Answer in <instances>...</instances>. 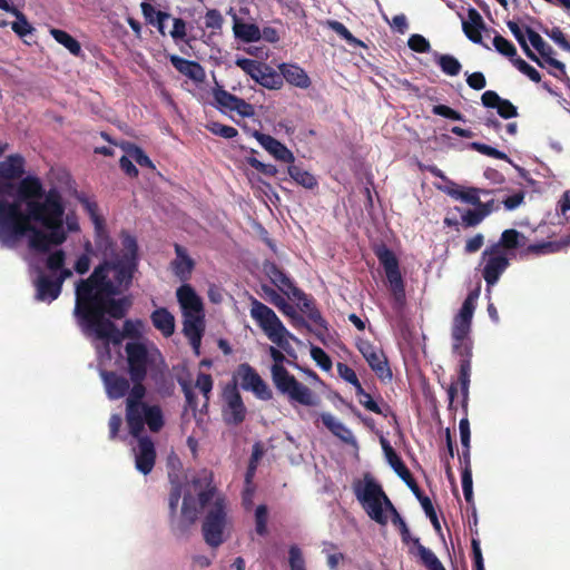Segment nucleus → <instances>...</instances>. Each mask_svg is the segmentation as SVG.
<instances>
[{
    "instance_id": "aec40b11",
    "label": "nucleus",
    "mask_w": 570,
    "mask_h": 570,
    "mask_svg": "<svg viewBox=\"0 0 570 570\" xmlns=\"http://www.w3.org/2000/svg\"><path fill=\"white\" fill-rule=\"evenodd\" d=\"M169 61L179 73L186 76L195 82H203L206 78L204 67L197 61L187 60L177 55H170Z\"/></svg>"
},
{
    "instance_id": "bf43d9fd",
    "label": "nucleus",
    "mask_w": 570,
    "mask_h": 570,
    "mask_svg": "<svg viewBox=\"0 0 570 570\" xmlns=\"http://www.w3.org/2000/svg\"><path fill=\"white\" fill-rule=\"evenodd\" d=\"M207 129L212 134L223 137V138H226V139L235 138L238 135V131L236 128L217 122V121H213V122L208 124Z\"/></svg>"
},
{
    "instance_id": "6e6d98bb",
    "label": "nucleus",
    "mask_w": 570,
    "mask_h": 570,
    "mask_svg": "<svg viewBox=\"0 0 570 570\" xmlns=\"http://www.w3.org/2000/svg\"><path fill=\"white\" fill-rule=\"evenodd\" d=\"M196 387L199 389L203 396L205 397V406L209 401V395L213 390L214 381L210 374L199 372L195 383Z\"/></svg>"
},
{
    "instance_id": "7c9ffc66",
    "label": "nucleus",
    "mask_w": 570,
    "mask_h": 570,
    "mask_svg": "<svg viewBox=\"0 0 570 570\" xmlns=\"http://www.w3.org/2000/svg\"><path fill=\"white\" fill-rule=\"evenodd\" d=\"M528 238L521 232L510 228L503 230L498 243L491 246H498L499 250H513L527 245Z\"/></svg>"
},
{
    "instance_id": "9d476101",
    "label": "nucleus",
    "mask_w": 570,
    "mask_h": 570,
    "mask_svg": "<svg viewBox=\"0 0 570 570\" xmlns=\"http://www.w3.org/2000/svg\"><path fill=\"white\" fill-rule=\"evenodd\" d=\"M481 259V264H483L482 276L489 289L498 283L501 275L509 267V258L505 252L499 250L498 246H489L483 250Z\"/></svg>"
},
{
    "instance_id": "5fc2aeb1",
    "label": "nucleus",
    "mask_w": 570,
    "mask_h": 570,
    "mask_svg": "<svg viewBox=\"0 0 570 570\" xmlns=\"http://www.w3.org/2000/svg\"><path fill=\"white\" fill-rule=\"evenodd\" d=\"M265 293L268 295L269 302L282 311L286 316L289 313H294V307L286 302L275 289L271 287H264Z\"/></svg>"
},
{
    "instance_id": "f257e3e1",
    "label": "nucleus",
    "mask_w": 570,
    "mask_h": 570,
    "mask_svg": "<svg viewBox=\"0 0 570 570\" xmlns=\"http://www.w3.org/2000/svg\"><path fill=\"white\" fill-rule=\"evenodd\" d=\"M127 253L117 261L97 265L90 276L76 284L73 315L86 337L106 344H120L126 337L139 338L142 322L126 320L122 330L111 321L124 318L131 307L129 296H121L132 285L138 271L137 246L131 238L125 240Z\"/></svg>"
},
{
    "instance_id": "774afa93",
    "label": "nucleus",
    "mask_w": 570,
    "mask_h": 570,
    "mask_svg": "<svg viewBox=\"0 0 570 570\" xmlns=\"http://www.w3.org/2000/svg\"><path fill=\"white\" fill-rule=\"evenodd\" d=\"M432 112L438 115V116H441V117H444L446 119H451V120H456V121H464V116L452 109L451 107L449 106H445V105H436V106H433L432 108Z\"/></svg>"
},
{
    "instance_id": "4be33fe9",
    "label": "nucleus",
    "mask_w": 570,
    "mask_h": 570,
    "mask_svg": "<svg viewBox=\"0 0 570 570\" xmlns=\"http://www.w3.org/2000/svg\"><path fill=\"white\" fill-rule=\"evenodd\" d=\"M176 258L171 262L174 274L183 282L190 277L195 267L194 259L188 255L186 248L179 244H175Z\"/></svg>"
},
{
    "instance_id": "7ed1b4c3",
    "label": "nucleus",
    "mask_w": 570,
    "mask_h": 570,
    "mask_svg": "<svg viewBox=\"0 0 570 570\" xmlns=\"http://www.w3.org/2000/svg\"><path fill=\"white\" fill-rule=\"evenodd\" d=\"M479 295V288L471 291L465 297L459 314L454 318L452 327V350L456 355L460 356V361L458 381L456 383H452L448 390L451 404L453 403L454 397L458 395L459 387L462 394V403L465 405L468 402L471 376V361L473 355V342L470 338V332Z\"/></svg>"
},
{
    "instance_id": "680f3d73",
    "label": "nucleus",
    "mask_w": 570,
    "mask_h": 570,
    "mask_svg": "<svg viewBox=\"0 0 570 570\" xmlns=\"http://www.w3.org/2000/svg\"><path fill=\"white\" fill-rule=\"evenodd\" d=\"M181 498V484L176 483L171 487L169 497H168V508H169V522L175 519L177 515V508L179 500Z\"/></svg>"
},
{
    "instance_id": "6ab92c4d",
    "label": "nucleus",
    "mask_w": 570,
    "mask_h": 570,
    "mask_svg": "<svg viewBox=\"0 0 570 570\" xmlns=\"http://www.w3.org/2000/svg\"><path fill=\"white\" fill-rule=\"evenodd\" d=\"M481 101L487 108H495L499 116L503 119H511L518 116V108L510 100L501 98L493 90L484 91Z\"/></svg>"
},
{
    "instance_id": "2eb2a0df",
    "label": "nucleus",
    "mask_w": 570,
    "mask_h": 570,
    "mask_svg": "<svg viewBox=\"0 0 570 570\" xmlns=\"http://www.w3.org/2000/svg\"><path fill=\"white\" fill-rule=\"evenodd\" d=\"M198 514L199 509L196 498L191 494L184 495L180 515H176L170 523L173 533L177 537L186 535L197 521Z\"/></svg>"
},
{
    "instance_id": "c756f323",
    "label": "nucleus",
    "mask_w": 570,
    "mask_h": 570,
    "mask_svg": "<svg viewBox=\"0 0 570 570\" xmlns=\"http://www.w3.org/2000/svg\"><path fill=\"white\" fill-rule=\"evenodd\" d=\"M570 245V237L560 239V240H553V242H542L538 244H530L528 245L524 250L522 252V255H535V256H542L548 254L558 253L561 249L568 247Z\"/></svg>"
},
{
    "instance_id": "49530a36",
    "label": "nucleus",
    "mask_w": 570,
    "mask_h": 570,
    "mask_svg": "<svg viewBox=\"0 0 570 570\" xmlns=\"http://www.w3.org/2000/svg\"><path fill=\"white\" fill-rule=\"evenodd\" d=\"M204 23L207 29L212 30V33H217L222 31L224 18L219 10L208 9L204 17Z\"/></svg>"
},
{
    "instance_id": "0e129e2a",
    "label": "nucleus",
    "mask_w": 570,
    "mask_h": 570,
    "mask_svg": "<svg viewBox=\"0 0 570 570\" xmlns=\"http://www.w3.org/2000/svg\"><path fill=\"white\" fill-rule=\"evenodd\" d=\"M311 356L322 370L330 371L332 368V360L323 348L313 345Z\"/></svg>"
},
{
    "instance_id": "f8f14e48",
    "label": "nucleus",
    "mask_w": 570,
    "mask_h": 570,
    "mask_svg": "<svg viewBox=\"0 0 570 570\" xmlns=\"http://www.w3.org/2000/svg\"><path fill=\"white\" fill-rule=\"evenodd\" d=\"M357 348L376 376L385 382L392 380V371L383 351L368 341H361Z\"/></svg>"
},
{
    "instance_id": "e433bc0d",
    "label": "nucleus",
    "mask_w": 570,
    "mask_h": 570,
    "mask_svg": "<svg viewBox=\"0 0 570 570\" xmlns=\"http://www.w3.org/2000/svg\"><path fill=\"white\" fill-rule=\"evenodd\" d=\"M147 424L148 429L157 433L159 432L164 425V414L159 405H149L146 406V412L144 416V425Z\"/></svg>"
},
{
    "instance_id": "ddd939ff",
    "label": "nucleus",
    "mask_w": 570,
    "mask_h": 570,
    "mask_svg": "<svg viewBox=\"0 0 570 570\" xmlns=\"http://www.w3.org/2000/svg\"><path fill=\"white\" fill-rule=\"evenodd\" d=\"M237 375L240 379L243 390L252 391L256 397L263 401H269L273 397L269 386L248 363H243L238 366Z\"/></svg>"
},
{
    "instance_id": "e2e57ef3",
    "label": "nucleus",
    "mask_w": 570,
    "mask_h": 570,
    "mask_svg": "<svg viewBox=\"0 0 570 570\" xmlns=\"http://www.w3.org/2000/svg\"><path fill=\"white\" fill-rule=\"evenodd\" d=\"M127 153L139 166L151 169L155 168L151 159L140 147L136 145H130V147L127 149Z\"/></svg>"
},
{
    "instance_id": "c85d7f7f",
    "label": "nucleus",
    "mask_w": 570,
    "mask_h": 570,
    "mask_svg": "<svg viewBox=\"0 0 570 570\" xmlns=\"http://www.w3.org/2000/svg\"><path fill=\"white\" fill-rule=\"evenodd\" d=\"M228 13L233 17V31L236 38L245 42H253L261 39V30L256 24L243 22L233 11V8L229 9Z\"/></svg>"
},
{
    "instance_id": "0eeeda50",
    "label": "nucleus",
    "mask_w": 570,
    "mask_h": 570,
    "mask_svg": "<svg viewBox=\"0 0 570 570\" xmlns=\"http://www.w3.org/2000/svg\"><path fill=\"white\" fill-rule=\"evenodd\" d=\"M226 524V500L224 497H216L209 505L202 525L205 542L213 548L219 547L224 542Z\"/></svg>"
},
{
    "instance_id": "4468645a",
    "label": "nucleus",
    "mask_w": 570,
    "mask_h": 570,
    "mask_svg": "<svg viewBox=\"0 0 570 570\" xmlns=\"http://www.w3.org/2000/svg\"><path fill=\"white\" fill-rule=\"evenodd\" d=\"M226 409L223 411L224 421L228 425H239L246 417V407L236 385H227L223 392Z\"/></svg>"
},
{
    "instance_id": "69168bd1",
    "label": "nucleus",
    "mask_w": 570,
    "mask_h": 570,
    "mask_svg": "<svg viewBox=\"0 0 570 570\" xmlns=\"http://www.w3.org/2000/svg\"><path fill=\"white\" fill-rule=\"evenodd\" d=\"M66 253L62 249L50 253L46 261V266L51 272H58L65 266Z\"/></svg>"
},
{
    "instance_id": "bb28decb",
    "label": "nucleus",
    "mask_w": 570,
    "mask_h": 570,
    "mask_svg": "<svg viewBox=\"0 0 570 570\" xmlns=\"http://www.w3.org/2000/svg\"><path fill=\"white\" fill-rule=\"evenodd\" d=\"M322 423L324 426L336 438L342 440L343 442L347 444L355 443V439L353 436L352 431L346 428L342 422L336 420V417L328 413L324 412L320 415Z\"/></svg>"
},
{
    "instance_id": "79ce46f5",
    "label": "nucleus",
    "mask_w": 570,
    "mask_h": 570,
    "mask_svg": "<svg viewBox=\"0 0 570 570\" xmlns=\"http://www.w3.org/2000/svg\"><path fill=\"white\" fill-rule=\"evenodd\" d=\"M263 454H264V449H263L262 444L259 442L255 443L253 445L252 455H250L249 463H248V466H247V470L245 473V482L247 485H249L252 483V481L255 476L257 466H258V462L262 459Z\"/></svg>"
},
{
    "instance_id": "f03ea898",
    "label": "nucleus",
    "mask_w": 570,
    "mask_h": 570,
    "mask_svg": "<svg viewBox=\"0 0 570 570\" xmlns=\"http://www.w3.org/2000/svg\"><path fill=\"white\" fill-rule=\"evenodd\" d=\"M65 203L57 188L46 190L39 177L20 179L17 198L0 214V242L12 245L28 236V247L46 254L67 240Z\"/></svg>"
},
{
    "instance_id": "ea45409f",
    "label": "nucleus",
    "mask_w": 570,
    "mask_h": 570,
    "mask_svg": "<svg viewBox=\"0 0 570 570\" xmlns=\"http://www.w3.org/2000/svg\"><path fill=\"white\" fill-rule=\"evenodd\" d=\"M145 377H130V381L132 382V387H129L128 396L126 400V404H146L142 400L146 395V387L144 385Z\"/></svg>"
},
{
    "instance_id": "f704fd0d",
    "label": "nucleus",
    "mask_w": 570,
    "mask_h": 570,
    "mask_svg": "<svg viewBox=\"0 0 570 570\" xmlns=\"http://www.w3.org/2000/svg\"><path fill=\"white\" fill-rule=\"evenodd\" d=\"M287 174L297 185L306 189H314L318 185L313 174L303 169L301 166L294 165V163L288 165Z\"/></svg>"
},
{
    "instance_id": "a211bd4d",
    "label": "nucleus",
    "mask_w": 570,
    "mask_h": 570,
    "mask_svg": "<svg viewBox=\"0 0 570 570\" xmlns=\"http://www.w3.org/2000/svg\"><path fill=\"white\" fill-rule=\"evenodd\" d=\"M254 137L259 142V145L276 160L286 163L288 165L295 161L294 154L283 142L273 136L256 130L254 132Z\"/></svg>"
},
{
    "instance_id": "8fccbe9b",
    "label": "nucleus",
    "mask_w": 570,
    "mask_h": 570,
    "mask_svg": "<svg viewBox=\"0 0 570 570\" xmlns=\"http://www.w3.org/2000/svg\"><path fill=\"white\" fill-rule=\"evenodd\" d=\"M268 510L265 504H259L255 510V531L258 535L267 534Z\"/></svg>"
},
{
    "instance_id": "338daca9",
    "label": "nucleus",
    "mask_w": 570,
    "mask_h": 570,
    "mask_svg": "<svg viewBox=\"0 0 570 570\" xmlns=\"http://www.w3.org/2000/svg\"><path fill=\"white\" fill-rule=\"evenodd\" d=\"M247 163L250 167L265 176L274 177L278 174L276 166L272 164H264L255 157H248Z\"/></svg>"
},
{
    "instance_id": "5701e85b",
    "label": "nucleus",
    "mask_w": 570,
    "mask_h": 570,
    "mask_svg": "<svg viewBox=\"0 0 570 570\" xmlns=\"http://www.w3.org/2000/svg\"><path fill=\"white\" fill-rule=\"evenodd\" d=\"M178 303L184 313H203L200 297L189 284H183L176 292Z\"/></svg>"
},
{
    "instance_id": "864d4df0",
    "label": "nucleus",
    "mask_w": 570,
    "mask_h": 570,
    "mask_svg": "<svg viewBox=\"0 0 570 570\" xmlns=\"http://www.w3.org/2000/svg\"><path fill=\"white\" fill-rule=\"evenodd\" d=\"M259 85L267 89H279L283 86V77L268 66V70H265Z\"/></svg>"
},
{
    "instance_id": "09e8293b",
    "label": "nucleus",
    "mask_w": 570,
    "mask_h": 570,
    "mask_svg": "<svg viewBox=\"0 0 570 570\" xmlns=\"http://www.w3.org/2000/svg\"><path fill=\"white\" fill-rule=\"evenodd\" d=\"M288 566L291 570H307L303 551L296 544H292L288 549Z\"/></svg>"
},
{
    "instance_id": "423d86ee",
    "label": "nucleus",
    "mask_w": 570,
    "mask_h": 570,
    "mask_svg": "<svg viewBox=\"0 0 570 570\" xmlns=\"http://www.w3.org/2000/svg\"><path fill=\"white\" fill-rule=\"evenodd\" d=\"M249 314L258 327L274 344L288 354L293 352L289 341H297V338L288 332L271 307L254 296H250Z\"/></svg>"
},
{
    "instance_id": "1a4fd4ad",
    "label": "nucleus",
    "mask_w": 570,
    "mask_h": 570,
    "mask_svg": "<svg viewBox=\"0 0 570 570\" xmlns=\"http://www.w3.org/2000/svg\"><path fill=\"white\" fill-rule=\"evenodd\" d=\"M374 253L385 271L386 278L390 283L391 292L395 301L397 303H403L405 298V291L399 261L395 254L384 244L377 246L374 249Z\"/></svg>"
},
{
    "instance_id": "2f4dec72",
    "label": "nucleus",
    "mask_w": 570,
    "mask_h": 570,
    "mask_svg": "<svg viewBox=\"0 0 570 570\" xmlns=\"http://www.w3.org/2000/svg\"><path fill=\"white\" fill-rule=\"evenodd\" d=\"M381 445L386 461L401 479L410 478V471L396 451L385 438H381Z\"/></svg>"
},
{
    "instance_id": "3c124183",
    "label": "nucleus",
    "mask_w": 570,
    "mask_h": 570,
    "mask_svg": "<svg viewBox=\"0 0 570 570\" xmlns=\"http://www.w3.org/2000/svg\"><path fill=\"white\" fill-rule=\"evenodd\" d=\"M327 26L331 30H333L337 36L344 39L350 45H362V42L356 39L351 31L340 21L337 20H328Z\"/></svg>"
},
{
    "instance_id": "a18cd8bd",
    "label": "nucleus",
    "mask_w": 570,
    "mask_h": 570,
    "mask_svg": "<svg viewBox=\"0 0 570 570\" xmlns=\"http://www.w3.org/2000/svg\"><path fill=\"white\" fill-rule=\"evenodd\" d=\"M13 16L17 20L11 23V29L16 35L22 38L33 31V27L29 23L26 14L22 11L18 9Z\"/></svg>"
},
{
    "instance_id": "4c0bfd02",
    "label": "nucleus",
    "mask_w": 570,
    "mask_h": 570,
    "mask_svg": "<svg viewBox=\"0 0 570 570\" xmlns=\"http://www.w3.org/2000/svg\"><path fill=\"white\" fill-rule=\"evenodd\" d=\"M435 62L440 66L441 70L448 76H458L462 69L460 61L451 55H442L439 52L433 53Z\"/></svg>"
},
{
    "instance_id": "c9c22d12",
    "label": "nucleus",
    "mask_w": 570,
    "mask_h": 570,
    "mask_svg": "<svg viewBox=\"0 0 570 570\" xmlns=\"http://www.w3.org/2000/svg\"><path fill=\"white\" fill-rule=\"evenodd\" d=\"M446 191V194H449L450 196L456 198V199H461L468 204H471L473 206H478L480 204V193L482 194H489V191L487 190H482V189H478V188H474V187H471V188H468L465 190H459L455 186V184L451 183V186L450 187H446L444 189Z\"/></svg>"
},
{
    "instance_id": "412c9836",
    "label": "nucleus",
    "mask_w": 570,
    "mask_h": 570,
    "mask_svg": "<svg viewBox=\"0 0 570 570\" xmlns=\"http://www.w3.org/2000/svg\"><path fill=\"white\" fill-rule=\"evenodd\" d=\"M102 380L110 400H119L129 391V380L116 372H104Z\"/></svg>"
},
{
    "instance_id": "dca6fc26",
    "label": "nucleus",
    "mask_w": 570,
    "mask_h": 570,
    "mask_svg": "<svg viewBox=\"0 0 570 570\" xmlns=\"http://www.w3.org/2000/svg\"><path fill=\"white\" fill-rule=\"evenodd\" d=\"M525 31H527L529 41L531 42L533 48L540 53V56L542 57L544 62L548 63L549 66L556 68L559 71L558 73H554V72H551V73L556 78H559L562 80L564 78L569 79L567 76L564 63L552 57V55L554 53L553 48L549 43H547L543 40V38L538 32H535L533 29H531L530 27H527Z\"/></svg>"
},
{
    "instance_id": "f3484780",
    "label": "nucleus",
    "mask_w": 570,
    "mask_h": 570,
    "mask_svg": "<svg viewBox=\"0 0 570 570\" xmlns=\"http://www.w3.org/2000/svg\"><path fill=\"white\" fill-rule=\"evenodd\" d=\"M138 440V449L135 456L136 469L144 475L149 474L156 462V449L154 441L147 435L136 438Z\"/></svg>"
},
{
    "instance_id": "13d9d810",
    "label": "nucleus",
    "mask_w": 570,
    "mask_h": 570,
    "mask_svg": "<svg viewBox=\"0 0 570 570\" xmlns=\"http://www.w3.org/2000/svg\"><path fill=\"white\" fill-rule=\"evenodd\" d=\"M470 148L495 159L510 160L505 153L482 142H471Z\"/></svg>"
},
{
    "instance_id": "6e6552de",
    "label": "nucleus",
    "mask_w": 570,
    "mask_h": 570,
    "mask_svg": "<svg viewBox=\"0 0 570 570\" xmlns=\"http://www.w3.org/2000/svg\"><path fill=\"white\" fill-rule=\"evenodd\" d=\"M271 374L275 387L279 393L287 395L291 401L306 406L316 404L312 390L297 381L285 367L276 366L275 372H271Z\"/></svg>"
},
{
    "instance_id": "37998d69",
    "label": "nucleus",
    "mask_w": 570,
    "mask_h": 570,
    "mask_svg": "<svg viewBox=\"0 0 570 570\" xmlns=\"http://www.w3.org/2000/svg\"><path fill=\"white\" fill-rule=\"evenodd\" d=\"M213 97L220 109L232 111L234 105L236 104L237 96L228 92L223 89L220 86H217L213 89Z\"/></svg>"
},
{
    "instance_id": "72a5a7b5",
    "label": "nucleus",
    "mask_w": 570,
    "mask_h": 570,
    "mask_svg": "<svg viewBox=\"0 0 570 570\" xmlns=\"http://www.w3.org/2000/svg\"><path fill=\"white\" fill-rule=\"evenodd\" d=\"M49 33L58 43L63 46L72 56L80 57L82 55L80 42L71 35H69L67 31L51 28L49 30Z\"/></svg>"
},
{
    "instance_id": "393cba45",
    "label": "nucleus",
    "mask_w": 570,
    "mask_h": 570,
    "mask_svg": "<svg viewBox=\"0 0 570 570\" xmlns=\"http://www.w3.org/2000/svg\"><path fill=\"white\" fill-rule=\"evenodd\" d=\"M146 406L148 404H126V421L134 438L142 435Z\"/></svg>"
},
{
    "instance_id": "b1692460",
    "label": "nucleus",
    "mask_w": 570,
    "mask_h": 570,
    "mask_svg": "<svg viewBox=\"0 0 570 570\" xmlns=\"http://www.w3.org/2000/svg\"><path fill=\"white\" fill-rule=\"evenodd\" d=\"M281 76L289 85L301 89H307L312 81L306 71L297 65L282 63L279 65Z\"/></svg>"
},
{
    "instance_id": "c03bdc74",
    "label": "nucleus",
    "mask_w": 570,
    "mask_h": 570,
    "mask_svg": "<svg viewBox=\"0 0 570 570\" xmlns=\"http://www.w3.org/2000/svg\"><path fill=\"white\" fill-rule=\"evenodd\" d=\"M80 203L94 223L95 229L100 228L105 224V218L99 214L98 204L89 198H82Z\"/></svg>"
},
{
    "instance_id": "cd10ccee",
    "label": "nucleus",
    "mask_w": 570,
    "mask_h": 570,
    "mask_svg": "<svg viewBox=\"0 0 570 570\" xmlns=\"http://www.w3.org/2000/svg\"><path fill=\"white\" fill-rule=\"evenodd\" d=\"M150 321L165 337L175 333V317L166 307H158L150 314Z\"/></svg>"
},
{
    "instance_id": "20e7f679",
    "label": "nucleus",
    "mask_w": 570,
    "mask_h": 570,
    "mask_svg": "<svg viewBox=\"0 0 570 570\" xmlns=\"http://www.w3.org/2000/svg\"><path fill=\"white\" fill-rule=\"evenodd\" d=\"M129 377H147L148 372L153 380L164 376L167 367L163 354L156 347L148 348L141 342H128L125 346Z\"/></svg>"
},
{
    "instance_id": "58836bf2",
    "label": "nucleus",
    "mask_w": 570,
    "mask_h": 570,
    "mask_svg": "<svg viewBox=\"0 0 570 570\" xmlns=\"http://www.w3.org/2000/svg\"><path fill=\"white\" fill-rule=\"evenodd\" d=\"M400 533H401L402 541L405 544H407V546L413 544V547L410 548V552L415 553V550H416V553L420 557L422 563L425 567H428V549L420 543L419 538H413L412 534L410 533V530L407 527L405 528V531L401 530Z\"/></svg>"
},
{
    "instance_id": "9b49d317",
    "label": "nucleus",
    "mask_w": 570,
    "mask_h": 570,
    "mask_svg": "<svg viewBox=\"0 0 570 570\" xmlns=\"http://www.w3.org/2000/svg\"><path fill=\"white\" fill-rule=\"evenodd\" d=\"M128 238H131L135 242L136 246L138 247L136 238L134 236H131L130 234H128L127 232H122L121 233L122 249L120 252H117V245L112 240V238L109 236V234L106 229V225L104 224V225H101L100 228L95 229V248H96L97 254L101 255L104 258L98 265H100L105 262L117 261L122 255H125L128 250L127 247L125 246V240H127ZM137 257L139 258L138 255H137Z\"/></svg>"
},
{
    "instance_id": "052dcab7",
    "label": "nucleus",
    "mask_w": 570,
    "mask_h": 570,
    "mask_svg": "<svg viewBox=\"0 0 570 570\" xmlns=\"http://www.w3.org/2000/svg\"><path fill=\"white\" fill-rule=\"evenodd\" d=\"M487 216L488 212H480L478 207H475V209H468L461 216L462 225L464 227L478 226Z\"/></svg>"
},
{
    "instance_id": "39448f33",
    "label": "nucleus",
    "mask_w": 570,
    "mask_h": 570,
    "mask_svg": "<svg viewBox=\"0 0 570 570\" xmlns=\"http://www.w3.org/2000/svg\"><path fill=\"white\" fill-rule=\"evenodd\" d=\"M353 492L366 512V514L376 523L386 525L389 515L385 510L392 501L384 492L382 485L370 474L365 473L362 480L353 482Z\"/></svg>"
},
{
    "instance_id": "4d7b16f0",
    "label": "nucleus",
    "mask_w": 570,
    "mask_h": 570,
    "mask_svg": "<svg viewBox=\"0 0 570 570\" xmlns=\"http://www.w3.org/2000/svg\"><path fill=\"white\" fill-rule=\"evenodd\" d=\"M169 35L176 43L179 41L189 43L187 39V23L183 18H173V29Z\"/></svg>"
},
{
    "instance_id": "a878e982",
    "label": "nucleus",
    "mask_w": 570,
    "mask_h": 570,
    "mask_svg": "<svg viewBox=\"0 0 570 570\" xmlns=\"http://www.w3.org/2000/svg\"><path fill=\"white\" fill-rule=\"evenodd\" d=\"M36 298L38 301L52 302L59 297L62 287L56 279H51L47 275H40L36 281Z\"/></svg>"
},
{
    "instance_id": "a19ab883",
    "label": "nucleus",
    "mask_w": 570,
    "mask_h": 570,
    "mask_svg": "<svg viewBox=\"0 0 570 570\" xmlns=\"http://www.w3.org/2000/svg\"><path fill=\"white\" fill-rule=\"evenodd\" d=\"M268 274L276 286H278L282 291L285 288L288 289L293 295V288L297 287L282 269H279L275 264H272L268 269Z\"/></svg>"
},
{
    "instance_id": "473e14b6",
    "label": "nucleus",
    "mask_w": 570,
    "mask_h": 570,
    "mask_svg": "<svg viewBox=\"0 0 570 570\" xmlns=\"http://www.w3.org/2000/svg\"><path fill=\"white\" fill-rule=\"evenodd\" d=\"M183 333L188 338L195 335L204 334L205 322L203 313H184Z\"/></svg>"
},
{
    "instance_id": "603ef678",
    "label": "nucleus",
    "mask_w": 570,
    "mask_h": 570,
    "mask_svg": "<svg viewBox=\"0 0 570 570\" xmlns=\"http://www.w3.org/2000/svg\"><path fill=\"white\" fill-rule=\"evenodd\" d=\"M493 46L498 52L501 55L513 59L517 56V48L514 45L502 37L501 35H495L493 38Z\"/></svg>"
},
{
    "instance_id": "de8ad7c7",
    "label": "nucleus",
    "mask_w": 570,
    "mask_h": 570,
    "mask_svg": "<svg viewBox=\"0 0 570 570\" xmlns=\"http://www.w3.org/2000/svg\"><path fill=\"white\" fill-rule=\"evenodd\" d=\"M336 367H337L338 375L343 380H345L346 382L352 384L355 387L356 393H363V386H362L361 382L358 381L355 371L352 367H350L347 364L341 363V362L337 363Z\"/></svg>"
}]
</instances>
